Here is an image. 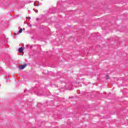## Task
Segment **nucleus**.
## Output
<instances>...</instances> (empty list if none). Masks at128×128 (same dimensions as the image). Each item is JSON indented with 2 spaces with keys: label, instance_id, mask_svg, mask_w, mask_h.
Masks as SVG:
<instances>
[{
  "label": "nucleus",
  "instance_id": "f257e3e1",
  "mask_svg": "<svg viewBox=\"0 0 128 128\" xmlns=\"http://www.w3.org/2000/svg\"><path fill=\"white\" fill-rule=\"evenodd\" d=\"M26 48L28 50H30L32 48V45H30V44H28L26 45Z\"/></svg>",
  "mask_w": 128,
  "mask_h": 128
},
{
  "label": "nucleus",
  "instance_id": "f03ea898",
  "mask_svg": "<svg viewBox=\"0 0 128 128\" xmlns=\"http://www.w3.org/2000/svg\"><path fill=\"white\" fill-rule=\"evenodd\" d=\"M22 28H20V30H18V31H17L16 32L14 33V34L15 35L20 34H22Z\"/></svg>",
  "mask_w": 128,
  "mask_h": 128
},
{
  "label": "nucleus",
  "instance_id": "7ed1b4c3",
  "mask_svg": "<svg viewBox=\"0 0 128 128\" xmlns=\"http://www.w3.org/2000/svg\"><path fill=\"white\" fill-rule=\"evenodd\" d=\"M24 24H26L28 25V27L29 28H32V24H30L28 22H24Z\"/></svg>",
  "mask_w": 128,
  "mask_h": 128
},
{
  "label": "nucleus",
  "instance_id": "20e7f679",
  "mask_svg": "<svg viewBox=\"0 0 128 128\" xmlns=\"http://www.w3.org/2000/svg\"><path fill=\"white\" fill-rule=\"evenodd\" d=\"M26 66V64L20 65V68L21 70H24V68Z\"/></svg>",
  "mask_w": 128,
  "mask_h": 128
},
{
  "label": "nucleus",
  "instance_id": "39448f33",
  "mask_svg": "<svg viewBox=\"0 0 128 128\" xmlns=\"http://www.w3.org/2000/svg\"><path fill=\"white\" fill-rule=\"evenodd\" d=\"M18 51L19 52H24V48L22 47L19 48Z\"/></svg>",
  "mask_w": 128,
  "mask_h": 128
},
{
  "label": "nucleus",
  "instance_id": "423d86ee",
  "mask_svg": "<svg viewBox=\"0 0 128 128\" xmlns=\"http://www.w3.org/2000/svg\"><path fill=\"white\" fill-rule=\"evenodd\" d=\"M32 30H28L26 32V34H32Z\"/></svg>",
  "mask_w": 128,
  "mask_h": 128
},
{
  "label": "nucleus",
  "instance_id": "0eeeda50",
  "mask_svg": "<svg viewBox=\"0 0 128 128\" xmlns=\"http://www.w3.org/2000/svg\"><path fill=\"white\" fill-rule=\"evenodd\" d=\"M38 4H39V2H38V1H36V2H34V6H38Z\"/></svg>",
  "mask_w": 128,
  "mask_h": 128
},
{
  "label": "nucleus",
  "instance_id": "6e6552de",
  "mask_svg": "<svg viewBox=\"0 0 128 128\" xmlns=\"http://www.w3.org/2000/svg\"><path fill=\"white\" fill-rule=\"evenodd\" d=\"M26 80H32V77L28 76H26Z\"/></svg>",
  "mask_w": 128,
  "mask_h": 128
},
{
  "label": "nucleus",
  "instance_id": "1a4fd4ad",
  "mask_svg": "<svg viewBox=\"0 0 128 128\" xmlns=\"http://www.w3.org/2000/svg\"><path fill=\"white\" fill-rule=\"evenodd\" d=\"M110 78V76H106V80H108Z\"/></svg>",
  "mask_w": 128,
  "mask_h": 128
},
{
  "label": "nucleus",
  "instance_id": "9d476101",
  "mask_svg": "<svg viewBox=\"0 0 128 128\" xmlns=\"http://www.w3.org/2000/svg\"><path fill=\"white\" fill-rule=\"evenodd\" d=\"M34 12H38V10H36L34 9Z\"/></svg>",
  "mask_w": 128,
  "mask_h": 128
},
{
  "label": "nucleus",
  "instance_id": "9b49d317",
  "mask_svg": "<svg viewBox=\"0 0 128 128\" xmlns=\"http://www.w3.org/2000/svg\"><path fill=\"white\" fill-rule=\"evenodd\" d=\"M26 18H28L29 20H30V17H26Z\"/></svg>",
  "mask_w": 128,
  "mask_h": 128
}]
</instances>
